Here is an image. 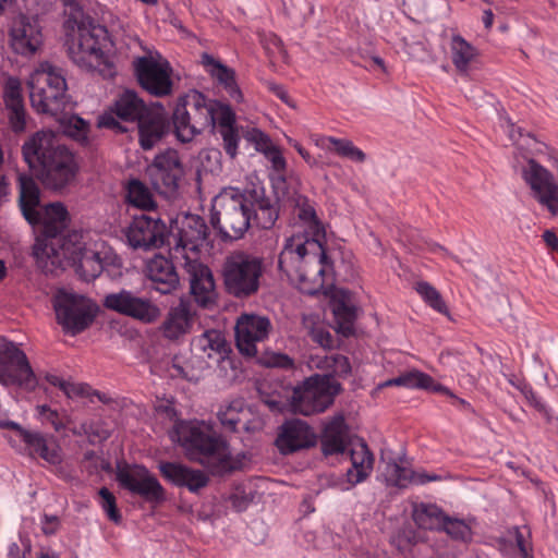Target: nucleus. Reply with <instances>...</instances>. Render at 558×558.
Listing matches in <instances>:
<instances>
[{
	"label": "nucleus",
	"instance_id": "29",
	"mask_svg": "<svg viewBox=\"0 0 558 558\" xmlns=\"http://www.w3.org/2000/svg\"><path fill=\"white\" fill-rule=\"evenodd\" d=\"M193 318L187 303L181 301L177 306L169 310L160 326L162 336L168 340H178L192 327Z\"/></svg>",
	"mask_w": 558,
	"mask_h": 558
},
{
	"label": "nucleus",
	"instance_id": "43",
	"mask_svg": "<svg viewBox=\"0 0 558 558\" xmlns=\"http://www.w3.org/2000/svg\"><path fill=\"white\" fill-rule=\"evenodd\" d=\"M412 470L405 466H402L395 460H389L386 463L384 470V476L387 484L398 487H407L411 484L412 480Z\"/></svg>",
	"mask_w": 558,
	"mask_h": 558
},
{
	"label": "nucleus",
	"instance_id": "35",
	"mask_svg": "<svg viewBox=\"0 0 558 558\" xmlns=\"http://www.w3.org/2000/svg\"><path fill=\"white\" fill-rule=\"evenodd\" d=\"M450 56L452 64L460 75H468L472 62L477 57V49L461 35L454 34L450 40Z\"/></svg>",
	"mask_w": 558,
	"mask_h": 558
},
{
	"label": "nucleus",
	"instance_id": "27",
	"mask_svg": "<svg viewBox=\"0 0 558 558\" xmlns=\"http://www.w3.org/2000/svg\"><path fill=\"white\" fill-rule=\"evenodd\" d=\"M145 274L154 283V289L162 294L170 293L179 284V276L172 262L160 254L147 262Z\"/></svg>",
	"mask_w": 558,
	"mask_h": 558
},
{
	"label": "nucleus",
	"instance_id": "49",
	"mask_svg": "<svg viewBox=\"0 0 558 558\" xmlns=\"http://www.w3.org/2000/svg\"><path fill=\"white\" fill-rule=\"evenodd\" d=\"M245 138L250 143L254 144L255 149L263 155L276 146L270 137L258 129H252L247 131Z\"/></svg>",
	"mask_w": 558,
	"mask_h": 558
},
{
	"label": "nucleus",
	"instance_id": "41",
	"mask_svg": "<svg viewBox=\"0 0 558 558\" xmlns=\"http://www.w3.org/2000/svg\"><path fill=\"white\" fill-rule=\"evenodd\" d=\"M302 325L314 342L318 343L325 349L332 347V336L322 326L317 316L303 315Z\"/></svg>",
	"mask_w": 558,
	"mask_h": 558
},
{
	"label": "nucleus",
	"instance_id": "8",
	"mask_svg": "<svg viewBox=\"0 0 558 558\" xmlns=\"http://www.w3.org/2000/svg\"><path fill=\"white\" fill-rule=\"evenodd\" d=\"M116 116L126 122H136L140 145L151 149L166 134L167 116L159 102L146 105L133 90L123 92L113 105Z\"/></svg>",
	"mask_w": 558,
	"mask_h": 558
},
{
	"label": "nucleus",
	"instance_id": "58",
	"mask_svg": "<svg viewBox=\"0 0 558 558\" xmlns=\"http://www.w3.org/2000/svg\"><path fill=\"white\" fill-rule=\"evenodd\" d=\"M442 477L438 474H428L425 472H412L411 484L424 485L429 482L440 481Z\"/></svg>",
	"mask_w": 558,
	"mask_h": 558
},
{
	"label": "nucleus",
	"instance_id": "50",
	"mask_svg": "<svg viewBox=\"0 0 558 558\" xmlns=\"http://www.w3.org/2000/svg\"><path fill=\"white\" fill-rule=\"evenodd\" d=\"M99 496L101 498V507L107 513L108 518L116 523L120 522L121 514L117 508L116 497L112 495V493L108 488L102 487L99 490Z\"/></svg>",
	"mask_w": 558,
	"mask_h": 558
},
{
	"label": "nucleus",
	"instance_id": "36",
	"mask_svg": "<svg viewBox=\"0 0 558 558\" xmlns=\"http://www.w3.org/2000/svg\"><path fill=\"white\" fill-rule=\"evenodd\" d=\"M446 513L435 504L420 502L413 506L412 519L420 529L440 531Z\"/></svg>",
	"mask_w": 558,
	"mask_h": 558
},
{
	"label": "nucleus",
	"instance_id": "23",
	"mask_svg": "<svg viewBox=\"0 0 558 558\" xmlns=\"http://www.w3.org/2000/svg\"><path fill=\"white\" fill-rule=\"evenodd\" d=\"M161 475L178 487H186L191 493H197L209 483L208 475L202 470H194L177 462L160 463Z\"/></svg>",
	"mask_w": 558,
	"mask_h": 558
},
{
	"label": "nucleus",
	"instance_id": "12",
	"mask_svg": "<svg viewBox=\"0 0 558 558\" xmlns=\"http://www.w3.org/2000/svg\"><path fill=\"white\" fill-rule=\"evenodd\" d=\"M57 322L72 335L84 331L94 322L97 306L81 294L59 291L53 301Z\"/></svg>",
	"mask_w": 558,
	"mask_h": 558
},
{
	"label": "nucleus",
	"instance_id": "2",
	"mask_svg": "<svg viewBox=\"0 0 558 558\" xmlns=\"http://www.w3.org/2000/svg\"><path fill=\"white\" fill-rule=\"evenodd\" d=\"M174 132L182 143L191 142L206 129L217 132L230 158L238 154L240 135L235 126V113L227 104L211 100L204 94L193 90L180 97L173 110Z\"/></svg>",
	"mask_w": 558,
	"mask_h": 558
},
{
	"label": "nucleus",
	"instance_id": "1",
	"mask_svg": "<svg viewBox=\"0 0 558 558\" xmlns=\"http://www.w3.org/2000/svg\"><path fill=\"white\" fill-rule=\"evenodd\" d=\"M298 218L303 232L286 240L278 267L306 294L320 291L333 274V264L327 256L324 241L325 228L318 220L314 206L306 199L298 201Z\"/></svg>",
	"mask_w": 558,
	"mask_h": 558
},
{
	"label": "nucleus",
	"instance_id": "34",
	"mask_svg": "<svg viewBox=\"0 0 558 558\" xmlns=\"http://www.w3.org/2000/svg\"><path fill=\"white\" fill-rule=\"evenodd\" d=\"M311 367L324 371L323 376H328L330 379L336 377H347L351 373V364L349 359L342 354H315L310 360Z\"/></svg>",
	"mask_w": 558,
	"mask_h": 558
},
{
	"label": "nucleus",
	"instance_id": "30",
	"mask_svg": "<svg viewBox=\"0 0 558 558\" xmlns=\"http://www.w3.org/2000/svg\"><path fill=\"white\" fill-rule=\"evenodd\" d=\"M348 426L342 414H336L326 424L322 434V451L325 456L343 453L347 448Z\"/></svg>",
	"mask_w": 558,
	"mask_h": 558
},
{
	"label": "nucleus",
	"instance_id": "13",
	"mask_svg": "<svg viewBox=\"0 0 558 558\" xmlns=\"http://www.w3.org/2000/svg\"><path fill=\"white\" fill-rule=\"evenodd\" d=\"M133 69L140 85L150 95L165 97L172 93V68L158 52L135 58Z\"/></svg>",
	"mask_w": 558,
	"mask_h": 558
},
{
	"label": "nucleus",
	"instance_id": "37",
	"mask_svg": "<svg viewBox=\"0 0 558 558\" xmlns=\"http://www.w3.org/2000/svg\"><path fill=\"white\" fill-rule=\"evenodd\" d=\"M384 386H402L407 388H421L434 391H444L448 392V390L441 385L435 384L434 379L417 369H413L407 373L399 375L392 379L387 380Z\"/></svg>",
	"mask_w": 558,
	"mask_h": 558
},
{
	"label": "nucleus",
	"instance_id": "15",
	"mask_svg": "<svg viewBox=\"0 0 558 558\" xmlns=\"http://www.w3.org/2000/svg\"><path fill=\"white\" fill-rule=\"evenodd\" d=\"M209 229L203 217L185 215L179 222L178 232L173 235L174 244L170 248L172 258L180 264L198 258L199 248L206 243Z\"/></svg>",
	"mask_w": 558,
	"mask_h": 558
},
{
	"label": "nucleus",
	"instance_id": "16",
	"mask_svg": "<svg viewBox=\"0 0 558 558\" xmlns=\"http://www.w3.org/2000/svg\"><path fill=\"white\" fill-rule=\"evenodd\" d=\"M150 182L154 189L166 197H172L179 187L183 175V167L179 155L173 149L158 154L148 167Z\"/></svg>",
	"mask_w": 558,
	"mask_h": 558
},
{
	"label": "nucleus",
	"instance_id": "59",
	"mask_svg": "<svg viewBox=\"0 0 558 558\" xmlns=\"http://www.w3.org/2000/svg\"><path fill=\"white\" fill-rule=\"evenodd\" d=\"M288 143L296 149V151L301 155L304 161L308 163L311 167L319 166L318 161L315 158H313L311 154L299 142L292 138H288Z\"/></svg>",
	"mask_w": 558,
	"mask_h": 558
},
{
	"label": "nucleus",
	"instance_id": "53",
	"mask_svg": "<svg viewBox=\"0 0 558 558\" xmlns=\"http://www.w3.org/2000/svg\"><path fill=\"white\" fill-rule=\"evenodd\" d=\"M63 392L70 399L77 397L92 399V387L83 383L76 384L66 381L65 386L63 387Z\"/></svg>",
	"mask_w": 558,
	"mask_h": 558
},
{
	"label": "nucleus",
	"instance_id": "17",
	"mask_svg": "<svg viewBox=\"0 0 558 558\" xmlns=\"http://www.w3.org/2000/svg\"><path fill=\"white\" fill-rule=\"evenodd\" d=\"M167 227L159 217L135 216L125 230L128 244L134 250L150 251L165 244Z\"/></svg>",
	"mask_w": 558,
	"mask_h": 558
},
{
	"label": "nucleus",
	"instance_id": "57",
	"mask_svg": "<svg viewBox=\"0 0 558 558\" xmlns=\"http://www.w3.org/2000/svg\"><path fill=\"white\" fill-rule=\"evenodd\" d=\"M60 525V521L56 515L45 514L43 519V532L46 535L54 534Z\"/></svg>",
	"mask_w": 558,
	"mask_h": 558
},
{
	"label": "nucleus",
	"instance_id": "61",
	"mask_svg": "<svg viewBox=\"0 0 558 558\" xmlns=\"http://www.w3.org/2000/svg\"><path fill=\"white\" fill-rule=\"evenodd\" d=\"M44 420H45V421H47V422H49V423L53 426V428H54L57 432L61 430V429L64 427V425H63V423L60 421V418H59V414H58V412H57L56 410H51V411L49 412V414H47V415L45 416V418H44Z\"/></svg>",
	"mask_w": 558,
	"mask_h": 558
},
{
	"label": "nucleus",
	"instance_id": "19",
	"mask_svg": "<svg viewBox=\"0 0 558 558\" xmlns=\"http://www.w3.org/2000/svg\"><path fill=\"white\" fill-rule=\"evenodd\" d=\"M104 306L145 324L153 323L160 316L159 307L149 299L137 296L129 290L107 294Z\"/></svg>",
	"mask_w": 558,
	"mask_h": 558
},
{
	"label": "nucleus",
	"instance_id": "62",
	"mask_svg": "<svg viewBox=\"0 0 558 558\" xmlns=\"http://www.w3.org/2000/svg\"><path fill=\"white\" fill-rule=\"evenodd\" d=\"M268 87L282 101H284L286 104H289L290 98H289L288 92L284 89L283 86L275 84V83H269Z\"/></svg>",
	"mask_w": 558,
	"mask_h": 558
},
{
	"label": "nucleus",
	"instance_id": "9",
	"mask_svg": "<svg viewBox=\"0 0 558 558\" xmlns=\"http://www.w3.org/2000/svg\"><path fill=\"white\" fill-rule=\"evenodd\" d=\"M265 271L263 257L243 251L232 252L222 264L225 289L235 299H248L259 291Z\"/></svg>",
	"mask_w": 558,
	"mask_h": 558
},
{
	"label": "nucleus",
	"instance_id": "54",
	"mask_svg": "<svg viewBox=\"0 0 558 558\" xmlns=\"http://www.w3.org/2000/svg\"><path fill=\"white\" fill-rule=\"evenodd\" d=\"M252 499L253 497L240 487L235 488V490L229 496V502L236 511L245 510L252 502Z\"/></svg>",
	"mask_w": 558,
	"mask_h": 558
},
{
	"label": "nucleus",
	"instance_id": "48",
	"mask_svg": "<svg viewBox=\"0 0 558 558\" xmlns=\"http://www.w3.org/2000/svg\"><path fill=\"white\" fill-rule=\"evenodd\" d=\"M333 313L339 325V331L347 337L352 335L354 331L353 322L355 319L354 308L341 303L335 307Z\"/></svg>",
	"mask_w": 558,
	"mask_h": 558
},
{
	"label": "nucleus",
	"instance_id": "11",
	"mask_svg": "<svg viewBox=\"0 0 558 558\" xmlns=\"http://www.w3.org/2000/svg\"><path fill=\"white\" fill-rule=\"evenodd\" d=\"M341 384L328 376L313 375L294 388L290 410L305 416L322 413L333 404L341 392Z\"/></svg>",
	"mask_w": 558,
	"mask_h": 558
},
{
	"label": "nucleus",
	"instance_id": "39",
	"mask_svg": "<svg viewBox=\"0 0 558 558\" xmlns=\"http://www.w3.org/2000/svg\"><path fill=\"white\" fill-rule=\"evenodd\" d=\"M326 143L331 144L335 153L340 157H344L356 162H364L366 159V155L349 140L323 136L316 144L327 148Z\"/></svg>",
	"mask_w": 558,
	"mask_h": 558
},
{
	"label": "nucleus",
	"instance_id": "60",
	"mask_svg": "<svg viewBox=\"0 0 558 558\" xmlns=\"http://www.w3.org/2000/svg\"><path fill=\"white\" fill-rule=\"evenodd\" d=\"M515 543L519 548L521 558H532L529 553V546L518 527H515Z\"/></svg>",
	"mask_w": 558,
	"mask_h": 558
},
{
	"label": "nucleus",
	"instance_id": "24",
	"mask_svg": "<svg viewBox=\"0 0 558 558\" xmlns=\"http://www.w3.org/2000/svg\"><path fill=\"white\" fill-rule=\"evenodd\" d=\"M244 193L250 215L254 214L257 226L263 229H270L278 219L276 203L266 196L265 189L262 186H253L245 190Z\"/></svg>",
	"mask_w": 558,
	"mask_h": 558
},
{
	"label": "nucleus",
	"instance_id": "51",
	"mask_svg": "<svg viewBox=\"0 0 558 558\" xmlns=\"http://www.w3.org/2000/svg\"><path fill=\"white\" fill-rule=\"evenodd\" d=\"M38 456L50 464H59L62 461L61 448L52 440H47L38 451Z\"/></svg>",
	"mask_w": 558,
	"mask_h": 558
},
{
	"label": "nucleus",
	"instance_id": "26",
	"mask_svg": "<svg viewBox=\"0 0 558 558\" xmlns=\"http://www.w3.org/2000/svg\"><path fill=\"white\" fill-rule=\"evenodd\" d=\"M349 457L351 468L345 472L347 483L349 486L343 487V489H350L351 487L366 481L373 471L375 462L374 454L363 440L355 442L350 448Z\"/></svg>",
	"mask_w": 558,
	"mask_h": 558
},
{
	"label": "nucleus",
	"instance_id": "20",
	"mask_svg": "<svg viewBox=\"0 0 558 558\" xmlns=\"http://www.w3.org/2000/svg\"><path fill=\"white\" fill-rule=\"evenodd\" d=\"M271 329L270 320L256 314H242L235 324V342L239 351L246 356L257 354V344L265 341Z\"/></svg>",
	"mask_w": 558,
	"mask_h": 558
},
{
	"label": "nucleus",
	"instance_id": "46",
	"mask_svg": "<svg viewBox=\"0 0 558 558\" xmlns=\"http://www.w3.org/2000/svg\"><path fill=\"white\" fill-rule=\"evenodd\" d=\"M416 292L422 296L426 304L440 314L448 315V307L442 300L441 294L426 281L417 282L415 286Z\"/></svg>",
	"mask_w": 558,
	"mask_h": 558
},
{
	"label": "nucleus",
	"instance_id": "52",
	"mask_svg": "<svg viewBox=\"0 0 558 558\" xmlns=\"http://www.w3.org/2000/svg\"><path fill=\"white\" fill-rule=\"evenodd\" d=\"M12 426L17 428L21 433L22 440L38 454V451L47 441V439L39 433H33L26 429H22L17 424L13 423Z\"/></svg>",
	"mask_w": 558,
	"mask_h": 558
},
{
	"label": "nucleus",
	"instance_id": "6",
	"mask_svg": "<svg viewBox=\"0 0 558 558\" xmlns=\"http://www.w3.org/2000/svg\"><path fill=\"white\" fill-rule=\"evenodd\" d=\"M38 219L32 226L43 227L46 236L44 244L35 246V255L38 259H50L51 265L60 266L64 259H74L82 246L77 241L78 234L73 233L65 239L61 235L69 222V213L63 204L51 203L39 207Z\"/></svg>",
	"mask_w": 558,
	"mask_h": 558
},
{
	"label": "nucleus",
	"instance_id": "22",
	"mask_svg": "<svg viewBox=\"0 0 558 558\" xmlns=\"http://www.w3.org/2000/svg\"><path fill=\"white\" fill-rule=\"evenodd\" d=\"M316 444V435L312 427L302 420L287 421L276 439V446L283 454L311 448Z\"/></svg>",
	"mask_w": 558,
	"mask_h": 558
},
{
	"label": "nucleus",
	"instance_id": "63",
	"mask_svg": "<svg viewBox=\"0 0 558 558\" xmlns=\"http://www.w3.org/2000/svg\"><path fill=\"white\" fill-rule=\"evenodd\" d=\"M543 239L549 247H551V248L558 247V238L555 234V232L546 230L543 234Z\"/></svg>",
	"mask_w": 558,
	"mask_h": 558
},
{
	"label": "nucleus",
	"instance_id": "47",
	"mask_svg": "<svg viewBox=\"0 0 558 558\" xmlns=\"http://www.w3.org/2000/svg\"><path fill=\"white\" fill-rule=\"evenodd\" d=\"M66 135L84 144L87 142L89 124L78 116H70L61 120Z\"/></svg>",
	"mask_w": 558,
	"mask_h": 558
},
{
	"label": "nucleus",
	"instance_id": "21",
	"mask_svg": "<svg viewBox=\"0 0 558 558\" xmlns=\"http://www.w3.org/2000/svg\"><path fill=\"white\" fill-rule=\"evenodd\" d=\"M181 266L189 276L191 293L196 303L203 307L215 305L218 294L211 270L199 258L185 260Z\"/></svg>",
	"mask_w": 558,
	"mask_h": 558
},
{
	"label": "nucleus",
	"instance_id": "32",
	"mask_svg": "<svg viewBox=\"0 0 558 558\" xmlns=\"http://www.w3.org/2000/svg\"><path fill=\"white\" fill-rule=\"evenodd\" d=\"M202 63L213 78L223 86L228 95L236 100H242V93L235 82V72L216 60L214 57L204 53L202 56Z\"/></svg>",
	"mask_w": 558,
	"mask_h": 558
},
{
	"label": "nucleus",
	"instance_id": "4",
	"mask_svg": "<svg viewBox=\"0 0 558 558\" xmlns=\"http://www.w3.org/2000/svg\"><path fill=\"white\" fill-rule=\"evenodd\" d=\"M25 161L31 168L38 163V178L45 186L61 190L75 177L73 154L59 143L52 131H39L22 147Z\"/></svg>",
	"mask_w": 558,
	"mask_h": 558
},
{
	"label": "nucleus",
	"instance_id": "5",
	"mask_svg": "<svg viewBox=\"0 0 558 558\" xmlns=\"http://www.w3.org/2000/svg\"><path fill=\"white\" fill-rule=\"evenodd\" d=\"M177 434L190 458L210 469L214 474H225L238 469L239 462L233 459L229 445L211 432L209 424L180 423Z\"/></svg>",
	"mask_w": 558,
	"mask_h": 558
},
{
	"label": "nucleus",
	"instance_id": "40",
	"mask_svg": "<svg viewBox=\"0 0 558 558\" xmlns=\"http://www.w3.org/2000/svg\"><path fill=\"white\" fill-rule=\"evenodd\" d=\"M243 415L244 402L242 400H234L227 405H222L217 413V417L226 432H236Z\"/></svg>",
	"mask_w": 558,
	"mask_h": 558
},
{
	"label": "nucleus",
	"instance_id": "64",
	"mask_svg": "<svg viewBox=\"0 0 558 558\" xmlns=\"http://www.w3.org/2000/svg\"><path fill=\"white\" fill-rule=\"evenodd\" d=\"M8 558H25V551L13 543L9 546Z\"/></svg>",
	"mask_w": 558,
	"mask_h": 558
},
{
	"label": "nucleus",
	"instance_id": "55",
	"mask_svg": "<svg viewBox=\"0 0 558 558\" xmlns=\"http://www.w3.org/2000/svg\"><path fill=\"white\" fill-rule=\"evenodd\" d=\"M518 390L524 396L526 401L539 412H545L546 407L541 399L533 391L532 387L526 381H519Z\"/></svg>",
	"mask_w": 558,
	"mask_h": 558
},
{
	"label": "nucleus",
	"instance_id": "56",
	"mask_svg": "<svg viewBox=\"0 0 558 558\" xmlns=\"http://www.w3.org/2000/svg\"><path fill=\"white\" fill-rule=\"evenodd\" d=\"M264 364L268 367L290 368L293 366V360L283 353H271L265 359Z\"/></svg>",
	"mask_w": 558,
	"mask_h": 558
},
{
	"label": "nucleus",
	"instance_id": "10",
	"mask_svg": "<svg viewBox=\"0 0 558 558\" xmlns=\"http://www.w3.org/2000/svg\"><path fill=\"white\" fill-rule=\"evenodd\" d=\"M251 215L245 193L229 187L213 202L210 222L225 240H239L250 228Z\"/></svg>",
	"mask_w": 558,
	"mask_h": 558
},
{
	"label": "nucleus",
	"instance_id": "25",
	"mask_svg": "<svg viewBox=\"0 0 558 558\" xmlns=\"http://www.w3.org/2000/svg\"><path fill=\"white\" fill-rule=\"evenodd\" d=\"M3 100L12 130L14 132L24 131L26 126V110L22 84L17 77L10 76L7 78L3 87Z\"/></svg>",
	"mask_w": 558,
	"mask_h": 558
},
{
	"label": "nucleus",
	"instance_id": "38",
	"mask_svg": "<svg viewBox=\"0 0 558 558\" xmlns=\"http://www.w3.org/2000/svg\"><path fill=\"white\" fill-rule=\"evenodd\" d=\"M126 201L130 205L143 210H151L156 207L150 190L137 179L128 182Z\"/></svg>",
	"mask_w": 558,
	"mask_h": 558
},
{
	"label": "nucleus",
	"instance_id": "14",
	"mask_svg": "<svg viewBox=\"0 0 558 558\" xmlns=\"http://www.w3.org/2000/svg\"><path fill=\"white\" fill-rule=\"evenodd\" d=\"M0 384L34 389L36 375L23 350L12 341L0 343Z\"/></svg>",
	"mask_w": 558,
	"mask_h": 558
},
{
	"label": "nucleus",
	"instance_id": "7",
	"mask_svg": "<svg viewBox=\"0 0 558 558\" xmlns=\"http://www.w3.org/2000/svg\"><path fill=\"white\" fill-rule=\"evenodd\" d=\"M32 107L38 112L58 117L73 109L63 70L48 61L40 62L27 81Z\"/></svg>",
	"mask_w": 558,
	"mask_h": 558
},
{
	"label": "nucleus",
	"instance_id": "33",
	"mask_svg": "<svg viewBox=\"0 0 558 558\" xmlns=\"http://www.w3.org/2000/svg\"><path fill=\"white\" fill-rule=\"evenodd\" d=\"M194 345L208 359L216 361L225 360L231 351L223 333L216 329L206 330L196 337Z\"/></svg>",
	"mask_w": 558,
	"mask_h": 558
},
{
	"label": "nucleus",
	"instance_id": "28",
	"mask_svg": "<svg viewBox=\"0 0 558 558\" xmlns=\"http://www.w3.org/2000/svg\"><path fill=\"white\" fill-rule=\"evenodd\" d=\"M10 36L12 48L20 54H32L41 44V33L38 25L25 17L14 22Z\"/></svg>",
	"mask_w": 558,
	"mask_h": 558
},
{
	"label": "nucleus",
	"instance_id": "42",
	"mask_svg": "<svg viewBox=\"0 0 558 558\" xmlns=\"http://www.w3.org/2000/svg\"><path fill=\"white\" fill-rule=\"evenodd\" d=\"M266 159L271 165V182L275 189L286 183L287 161L282 155L281 149L276 145L274 148L264 154Z\"/></svg>",
	"mask_w": 558,
	"mask_h": 558
},
{
	"label": "nucleus",
	"instance_id": "31",
	"mask_svg": "<svg viewBox=\"0 0 558 558\" xmlns=\"http://www.w3.org/2000/svg\"><path fill=\"white\" fill-rule=\"evenodd\" d=\"M19 183V205L23 217L28 223L37 221V210L40 206V190L36 181L28 174L20 173Z\"/></svg>",
	"mask_w": 558,
	"mask_h": 558
},
{
	"label": "nucleus",
	"instance_id": "44",
	"mask_svg": "<svg viewBox=\"0 0 558 558\" xmlns=\"http://www.w3.org/2000/svg\"><path fill=\"white\" fill-rule=\"evenodd\" d=\"M102 271V263L98 253H84L77 265V272L85 281L97 278Z\"/></svg>",
	"mask_w": 558,
	"mask_h": 558
},
{
	"label": "nucleus",
	"instance_id": "45",
	"mask_svg": "<svg viewBox=\"0 0 558 558\" xmlns=\"http://www.w3.org/2000/svg\"><path fill=\"white\" fill-rule=\"evenodd\" d=\"M440 531L446 532V534L456 541L470 542L472 539V527L462 519L446 515Z\"/></svg>",
	"mask_w": 558,
	"mask_h": 558
},
{
	"label": "nucleus",
	"instance_id": "18",
	"mask_svg": "<svg viewBox=\"0 0 558 558\" xmlns=\"http://www.w3.org/2000/svg\"><path fill=\"white\" fill-rule=\"evenodd\" d=\"M117 481L123 488L148 502H160L165 499L163 487L145 466L134 464L119 468Z\"/></svg>",
	"mask_w": 558,
	"mask_h": 558
},
{
	"label": "nucleus",
	"instance_id": "3",
	"mask_svg": "<svg viewBox=\"0 0 558 558\" xmlns=\"http://www.w3.org/2000/svg\"><path fill=\"white\" fill-rule=\"evenodd\" d=\"M64 28L72 36L69 54L80 68L96 70L107 64V56L113 47L108 29L86 15L76 1H69Z\"/></svg>",
	"mask_w": 558,
	"mask_h": 558
}]
</instances>
